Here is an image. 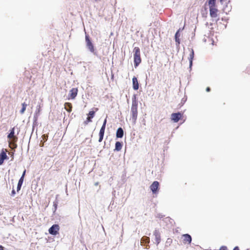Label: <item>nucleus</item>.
<instances>
[{
	"label": "nucleus",
	"instance_id": "423d86ee",
	"mask_svg": "<svg viewBox=\"0 0 250 250\" xmlns=\"http://www.w3.org/2000/svg\"><path fill=\"white\" fill-rule=\"evenodd\" d=\"M159 183L158 181H154L150 186V188L153 194H157L159 189Z\"/></svg>",
	"mask_w": 250,
	"mask_h": 250
},
{
	"label": "nucleus",
	"instance_id": "9d476101",
	"mask_svg": "<svg viewBox=\"0 0 250 250\" xmlns=\"http://www.w3.org/2000/svg\"><path fill=\"white\" fill-rule=\"evenodd\" d=\"M183 242L184 244H190L191 242L192 238L188 234H185L182 235Z\"/></svg>",
	"mask_w": 250,
	"mask_h": 250
},
{
	"label": "nucleus",
	"instance_id": "b1692460",
	"mask_svg": "<svg viewBox=\"0 0 250 250\" xmlns=\"http://www.w3.org/2000/svg\"><path fill=\"white\" fill-rule=\"evenodd\" d=\"M91 118L90 116H88L86 119V121L85 122V123L87 124L89 122H92Z\"/></svg>",
	"mask_w": 250,
	"mask_h": 250
},
{
	"label": "nucleus",
	"instance_id": "393cba45",
	"mask_svg": "<svg viewBox=\"0 0 250 250\" xmlns=\"http://www.w3.org/2000/svg\"><path fill=\"white\" fill-rule=\"evenodd\" d=\"M220 2L223 4L224 3H227L229 2V0H220Z\"/></svg>",
	"mask_w": 250,
	"mask_h": 250
},
{
	"label": "nucleus",
	"instance_id": "f257e3e1",
	"mask_svg": "<svg viewBox=\"0 0 250 250\" xmlns=\"http://www.w3.org/2000/svg\"><path fill=\"white\" fill-rule=\"evenodd\" d=\"M209 9L210 16L212 18H216L218 15L219 10L217 8L216 0H207Z\"/></svg>",
	"mask_w": 250,
	"mask_h": 250
},
{
	"label": "nucleus",
	"instance_id": "0eeeda50",
	"mask_svg": "<svg viewBox=\"0 0 250 250\" xmlns=\"http://www.w3.org/2000/svg\"><path fill=\"white\" fill-rule=\"evenodd\" d=\"M60 227L58 225H53L48 230L49 233L52 235H56L58 233Z\"/></svg>",
	"mask_w": 250,
	"mask_h": 250
},
{
	"label": "nucleus",
	"instance_id": "c85d7f7f",
	"mask_svg": "<svg viewBox=\"0 0 250 250\" xmlns=\"http://www.w3.org/2000/svg\"><path fill=\"white\" fill-rule=\"evenodd\" d=\"M233 250H239V247L236 246L233 249Z\"/></svg>",
	"mask_w": 250,
	"mask_h": 250
},
{
	"label": "nucleus",
	"instance_id": "1a4fd4ad",
	"mask_svg": "<svg viewBox=\"0 0 250 250\" xmlns=\"http://www.w3.org/2000/svg\"><path fill=\"white\" fill-rule=\"evenodd\" d=\"M78 89L77 88H72L68 94V99H74L78 94Z\"/></svg>",
	"mask_w": 250,
	"mask_h": 250
},
{
	"label": "nucleus",
	"instance_id": "2f4dec72",
	"mask_svg": "<svg viewBox=\"0 0 250 250\" xmlns=\"http://www.w3.org/2000/svg\"><path fill=\"white\" fill-rule=\"evenodd\" d=\"M3 247L2 246L0 245V250H3Z\"/></svg>",
	"mask_w": 250,
	"mask_h": 250
},
{
	"label": "nucleus",
	"instance_id": "6ab92c4d",
	"mask_svg": "<svg viewBox=\"0 0 250 250\" xmlns=\"http://www.w3.org/2000/svg\"><path fill=\"white\" fill-rule=\"evenodd\" d=\"M122 148V145L120 142H117L115 144V150L120 151Z\"/></svg>",
	"mask_w": 250,
	"mask_h": 250
},
{
	"label": "nucleus",
	"instance_id": "a211bd4d",
	"mask_svg": "<svg viewBox=\"0 0 250 250\" xmlns=\"http://www.w3.org/2000/svg\"><path fill=\"white\" fill-rule=\"evenodd\" d=\"M141 244H148L149 243V238L147 236H144L141 240Z\"/></svg>",
	"mask_w": 250,
	"mask_h": 250
},
{
	"label": "nucleus",
	"instance_id": "473e14b6",
	"mask_svg": "<svg viewBox=\"0 0 250 250\" xmlns=\"http://www.w3.org/2000/svg\"><path fill=\"white\" fill-rule=\"evenodd\" d=\"M248 72L249 73H250V67L248 68Z\"/></svg>",
	"mask_w": 250,
	"mask_h": 250
},
{
	"label": "nucleus",
	"instance_id": "aec40b11",
	"mask_svg": "<svg viewBox=\"0 0 250 250\" xmlns=\"http://www.w3.org/2000/svg\"><path fill=\"white\" fill-rule=\"evenodd\" d=\"M180 36V34H179V30L177 31V32L176 33V34L175 35V41L178 44L180 43V39H179Z\"/></svg>",
	"mask_w": 250,
	"mask_h": 250
},
{
	"label": "nucleus",
	"instance_id": "f03ea898",
	"mask_svg": "<svg viewBox=\"0 0 250 250\" xmlns=\"http://www.w3.org/2000/svg\"><path fill=\"white\" fill-rule=\"evenodd\" d=\"M132 100L131 112L132 113V120H133V122L135 123L138 116V102L135 95H133Z\"/></svg>",
	"mask_w": 250,
	"mask_h": 250
},
{
	"label": "nucleus",
	"instance_id": "7ed1b4c3",
	"mask_svg": "<svg viewBox=\"0 0 250 250\" xmlns=\"http://www.w3.org/2000/svg\"><path fill=\"white\" fill-rule=\"evenodd\" d=\"M134 66L137 67L142 62L140 49L138 47H135L133 50Z\"/></svg>",
	"mask_w": 250,
	"mask_h": 250
},
{
	"label": "nucleus",
	"instance_id": "4be33fe9",
	"mask_svg": "<svg viewBox=\"0 0 250 250\" xmlns=\"http://www.w3.org/2000/svg\"><path fill=\"white\" fill-rule=\"evenodd\" d=\"M193 57H194V51H193V49H192L191 52H190V55H189V60L190 65H192V60L193 59Z\"/></svg>",
	"mask_w": 250,
	"mask_h": 250
},
{
	"label": "nucleus",
	"instance_id": "cd10ccee",
	"mask_svg": "<svg viewBox=\"0 0 250 250\" xmlns=\"http://www.w3.org/2000/svg\"><path fill=\"white\" fill-rule=\"evenodd\" d=\"M172 242V239L170 238H168L167 240V242L171 243Z\"/></svg>",
	"mask_w": 250,
	"mask_h": 250
},
{
	"label": "nucleus",
	"instance_id": "ddd939ff",
	"mask_svg": "<svg viewBox=\"0 0 250 250\" xmlns=\"http://www.w3.org/2000/svg\"><path fill=\"white\" fill-rule=\"evenodd\" d=\"M154 235L155 236V240L157 245H158L161 241V235L159 231L157 230H155L154 232Z\"/></svg>",
	"mask_w": 250,
	"mask_h": 250
},
{
	"label": "nucleus",
	"instance_id": "2eb2a0df",
	"mask_svg": "<svg viewBox=\"0 0 250 250\" xmlns=\"http://www.w3.org/2000/svg\"><path fill=\"white\" fill-rule=\"evenodd\" d=\"M132 84H133V88L137 90L139 88V84L137 80V78L136 77H133L132 78Z\"/></svg>",
	"mask_w": 250,
	"mask_h": 250
},
{
	"label": "nucleus",
	"instance_id": "4468645a",
	"mask_svg": "<svg viewBox=\"0 0 250 250\" xmlns=\"http://www.w3.org/2000/svg\"><path fill=\"white\" fill-rule=\"evenodd\" d=\"M105 128V125H103L100 130V132H99V142H101L102 141V140H103Z\"/></svg>",
	"mask_w": 250,
	"mask_h": 250
},
{
	"label": "nucleus",
	"instance_id": "bb28decb",
	"mask_svg": "<svg viewBox=\"0 0 250 250\" xmlns=\"http://www.w3.org/2000/svg\"><path fill=\"white\" fill-rule=\"evenodd\" d=\"M210 91V88L209 87H207L206 88V91L207 92H209Z\"/></svg>",
	"mask_w": 250,
	"mask_h": 250
},
{
	"label": "nucleus",
	"instance_id": "412c9836",
	"mask_svg": "<svg viewBox=\"0 0 250 250\" xmlns=\"http://www.w3.org/2000/svg\"><path fill=\"white\" fill-rule=\"evenodd\" d=\"M27 106V104L25 103H23L22 104V108H21V110H20L21 114H22L24 113Z\"/></svg>",
	"mask_w": 250,
	"mask_h": 250
},
{
	"label": "nucleus",
	"instance_id": "39448f33",
	"mask_svg": "<svg viewBox=\"0 0 250 250\" xmlns=\"http://www.w3.org/2000/svg\"><path fill=\"white\" fill-rule=\"evenodd\" d=\"M183 114L180 112L173 113L171 115V119L174 123H177L181 119H182Z\"/></svg>",
	"mask_w": 250,
	"mask_h": 250
},
{
	"label": "nucleus",
	"instance_id": "dca6fc26",
	"mask_svg": "<svg viewBox=\"0 0 250 250\" xmlns=\"http://www.w3.org/2000/svg\"><path fill=\"white\" fill-rule=\"evenodd\" d=\"M64 108L68 112H71L72 108V105L70 103H65L64 104Z\"/></svg>",
	"mask_w": 250,
	"mask_h": 250
},
{
	"label": "nucleus",
	"instance_id": "a878e982",
	"mask_svg": "<svg viewBox=\"0 0 250 250\" xmlns=\"http://www.w3.org/2000/svg\"><path fill=\"white\" fill-rule=\"evenodd\" d=\"M220 250H228L226 246H223L220 248Z\"/></svg>",
	"mask_w": 250,
	"mask_h": 250
},
{
	"label": "nucleus",
	"instance_id": "5701e85b",
	"mask_svg": "<svg viewBox=\"0 0 250 250\" xmlns=\"http://www.w3.org/2000/svg\"><path fill=\"white\" fill-rule=\"evenodd\" d=\"M95 115V111H89L88 116H90L91 118H93Z\"/></svg>",
	"mask_w": 250,
	"mask_h": 250
},
{
	"label": "nucleus",
	"instance_id": "c756f323",
	"mask_svg": "<svg viewBox=\"0 0 250 250\" xmlns=\"http://www.w3.org/2000/svg\"><path fill=\"white\" fill-rule=\"evenodd\" d=\"M106 119H105L104 122V123L103 125H105V126H106Z\"/></svg>",
	"mask_w": 250,
	"mask_h": 250
},
{
	"label": "nucleus",
	"instance_id": "6e6552de",
	"mask_svg": "<svg viewBox=\"0 0 250 250\" xmlns=\"http://www.w3.org/2000/svg\"><path fill=\"white\" fill-rule=\"evenodd\" d=\"M85 42L88 49L92 53L94 52V47L88 35L85 36Z\"/></svg>",
	"mask_w": 250,
	"mask_h": 250
},
{
	"label": "nucleus",
	"instance_id": "7c9ffc66",
	"mask_svg": "<svg viewBox=\"0 0 250 250\" xmlns=\"http://www.w3.org/2000/svg\"><path fill=\"white\" fill-rule=\"evenodd\" d=\"M15 193H16V192H15V190H14V189H13V190H12V194L13 195H14Z\"/></svg>",
	"mask_w": 250,
	"mask_h": 250
},
{
	"label": "nucleus",
	"instance_id": "f3484780",
	"mask_svg": "<svg viewBox=\"0 0 250 250\" xmlns=\"http://www.w3.org/2000/svg\"><path fill=\"white\" fill-rule=\"evenodd\" d=\"M124 135V131L121 127H119L116 132V137L117 138H122Z\"/></svg>",
	"mask_w": 250,
	"mask_h": 250
},
{
	"label": "nucleus",
	"instance_id": "9b49d317",
	"mask_svg": "<svg viewBox=\"0 0 250 250\" xmlns=\"http://www.w3.org/2000/svg\"><path fill=\"white\" fill-rule=\"evenodd\" d=\"M6 149H3L0 153V165H1L3 164L4 160L8 158L6 155Z\"/></svg>",
	"mask_w": 250,
	"mask_h": 250
},
{
	"label": "nucleus",
	"instance_id": "20e7f679",
	"mask_svg": "<svg viewBox=\"0 0 250 250\" xmlns=\"http://www.w3.org/2000/svg\"><path fill=\"white\" fill-rule=\"evenodd\" d=\"M15 127H13L10 130V133L7 136V138L10 140V142H9V145H12L14 148H16L17 146L16 142L18 141V137L15 135Z\"/></svg>",
	"mask_w": 250,
	"mask_h": 250
},
{
	"label": "nucleus",
	"instance_id": "f8f14e48",
	"mask_svg": "<svg viewBox=\"0 0 250 250\" xmlns=\"http://www.w3.org/2000/svg\"><path fill=\"white\" fill-rule=\"evenodd\" d=\"M25 173H26V170H24L22 173L21 177V178L20 179V180L19 181L18 186H17V191H19L21 188V187L22 184L23 182V179H24V177Z\"/></svg>",
	"mask_w": 250,
	"mask_h": 250
}]
</instances>
